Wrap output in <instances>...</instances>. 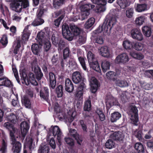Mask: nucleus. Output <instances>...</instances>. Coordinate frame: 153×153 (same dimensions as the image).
<instances>
[{"mask_svg": "<svg viewBox=\"0 0 153 153\" xmlns=\"http://www.w3.org/2000/svg\"><path fill=\"white\" fill-rule=\"evenodd\" d=\"M69 134L73 137L76 140L77 143L81 144V143L82 141V137L79 135L77 132L74 129H70L69 130Z\"/></svg>", "mask_w": 153, "mask_h": 153, "instance_id": "nucleus-12", "label": "nucleus"}, {"mask_svg": "<svg viewBox=\"0 0 153 153\" xmlns=\"http://www.w3.org/2000/svg\"><path fill=\"white\" fill-rule=\"evenodd\" d=\"M63 87L62 85H59L56 88V91L58 97H62L63 94Z\"/></svg>", "mask_w": 153, "mask_h": 153, "instance_id": "nucleus-46", "label": "nucleus"}, {"mask_svg": "<svg viewBox=\"0 0 153 153\" xmlns=\"http://www.w3.org/2000/svg\"><path fill=\"white\" fill-rule=\"evenodd\" d=\"M142 32L143 34L147 37H150L152 34L151 28L149 26H145L143 27Z\"/></svg>", "mask_w": 153, "mask_h": 153, "instance_id": "nucleus-25", "label": "nucleus"}, {"mask_svg": "<svg viewBox=\"0 0 153 153\" xmlns=\"http://www.w3.org/2000/svg\"><path fill=\"white\" fill-rule=\"evenodd\" d=\"M130 114H131V120L132 123L135 126H137V123L138 121V110L135 105H131L130 106Z\"/></svg>", "mask_w": 153, "mask_h": 153, "instance_id": "nucleus-6", "label": "nucleus"}, {"mask_svg": "<svg viewBox=\"0 0 153 153\" xmlns=\"http://www.w3.org/2000/svg\"><path fill=\"white\" fill-rule=\"evenodd\" d=\"M65 0H53V6L54 8H58L63 4Z\"/></svg>", "mask_w": 153, "mask_h": 153, "instance_id": "nucleus-44", "label": "nucleus"}, {"mask_svg": "<svg viewBox=\"0 0 153 153\" xmlns=\"http://www.w3.org/2000/svg\"><path fill=\"white\" fill-rule=\"evenodd\" d=\"M53 135L54 136L57 135V138L58 142L60 143L61 141L62 133L60 129L58 126H54L51 128Z\"/></svg>", "mask_w": 153, "mask_h": 153, "instance_id": "nucleus-18", "label": "nucleus"}, {"mask_svg": "<svg viewBox=\"0 0 153 153\" xmlns=\"http://www.w3.org/2000/svg\"><path fill=\"white\" fill-rule=\"evenodd\" d=\"M48 36H47L45 33L43 32H40L37 35V40L40 45L44 44V48L46 52L48 51L51 47V43L48 40Z\"/></svg>", "mask_w": 153, "mask_h": 153, "instance_id": "nucleus-4", "label": "nucleus"}, {"mask_svg": "<svg viewBox=\"0 0 153 153\" xmlns=\"http://www.w3.org/2000/svg\"><path fill=\"white\" fill-rule=\"evenodd\" d=\"M4 126L10 131V139L12 140V144H14L15 142L14 133L15 132V128L13 125L9 122H6L4 124Z\"/></svg>", "mask_w": 153, "mask_h": 153, "instance_id": "nucleus-8", "label": "nucleus"}, {"mask_svg": "<svg viewBox=\"0 0 153 153\" xmlns=\"http://www.w3.org/2000/svg\"><path fill=\"white\" fill-rule=\"evenodd\" d=\"M15 142L14 144H12V140H11V144L13 146L12 148V151L13 153H20L22 148V145L20 142L19 141H16L15 137Z\"/></svg>", "mask_w": 153, "mask_h": 153, "instance_id": "nucleus-19", "label": "nucleus"}, {"mask_svg": "<svg viewBox=\"0 0 153 153\" xmlns=\"http://www.w3.org/2000/svg\"><path fill=\"white\" fill-rule=\"evenodd\" d=\"M101 55L105 57L111 58L112 57V53L106 46L102 47L100 50Z\"/></svg>", "mask_w": 153, "mask_h": 153, "instance_id": "nucleus-17", "label": "nucleus"}, {"mask_svg": "<svg viewBox=\"0 0 153 153\" xmlns=\"http://www.w3.org/2000/svg\"><path fill=\"white\" fill-rule=\"evenodd\" d=\"M65 90L71 93L74 91V87L71 80L69 78H67L65 80Z\"/></svg>", "mask_w": 153, "mask_h": 153, "instance_id": "nucleus-22", "label": "nucleus"}, {"mask_svg": "<svg viewBox=\"0 0 153 153\" xmlns=\"http://www.w3.org/2000/svg\"><path fill=\"white\" fill-rule=\"evenodd\" d=\"M7 144L4 140L2 141V146L0 150V153H5L7 150Z\"/></svg>", "mask_w": 153, "mask_h": 153, "instance_id": "nucleus-56", "label": "nucleus"}, {"mask_svg": "<svg viewBox=\"0 0 153 153\" xmlns=\"http://www.w3.org/2000/svg\"><path fill=\"white\" fill-rule=\"evenodd\" d=\"M27 145L28 147L30 150H31L33 148V140L31 138H27Z\"/></svg>", "mask_w": 153, "mask_h": 153, "instance_id": "nucleus-58", "label": "nucleus"}, {"mask_svg": "<svg viewBox=\"0 0 153 153\" xmlns=\"http://www.w3.org/2000/svg\"><path fill=\"white\" fill-rule=\"evenodd\" d=\"M115 83L117 86L121 87H126L128 85V83L125 80H117L116 81Z\"/></svg>", "mask_w": 153, "mask_h": 153, "instance_id": "nucleus-36", "label": "nucleus"}, {"mask_svg": "<svg viewBox=\"0 0 153 153\" xmlns=\"http://www.w3.org/2000/svg\"><path fill=\"white\" fill-rule=\"evenodd\" d=\"M65 141L66 143L69 146H72L74 145V140L70 137L65 138Z\"/></svg>", "mask_w": 153, "mask_h": 153, "instance_id": "nucleus-61", "label": "nucleus"}, {"mask_svg": "<svg viewBox=\"0 0 153 153\" xmlns=\"http://www.w3.org/2000/svg\"><path fill=\"white\" fill-rule=\"evenodd\" d=\"M82 76L81 73L78 71L74 72L72 74V80L75 84H78L82 79Z\"/></svg>", "mask_w": 153, "mask_h": 153, "instance_id": "nucleus-14", "label": "nucleus"}, {"mask_svg": "<svg viewBox=\"0 0 153 153\" xmlns=\"http://www.w3.org/2000/svg\"><path fill=\"white\" fill-rule=\"evenodd\" d=\"M30 25L26 26L23 30L22 36V40L24 41H26L29 39L30 34V32L28 30V27Z\"/></svg>", "mask_w": 153, "mask_h": 153, "instance_id": "nucleus-23", "label": "nucleus"}, {"mask_svg": "<svg viewBox=\"0 0 153 153\" xmlns=\"http://www.w3.org/2000/svg\"><path fill=\"white\" fill-rule=\"evenodd\" d=\"M40 96L41 99L47 101L49 97V89L47 87H45L40 90Z\"/></svg>", "mask_w": 153, "mask_h": 153, "instance_id": "nucleus-20", "label": "nucleus"}, {"mask_svg": "<svg viewBox=\"0 0 153 153\" xmlns=\"http://www.w3.org/2000/svg\"><path fill=\"white\" fill-rule=\"evenodd\" d=\"M29 7L28 0H14L11 6L12 10L16 12H20L22 9L28 10Z\"/></svg>", "mask_w": 153, "mask_h": 153, "instance_id": "nucleus-3", "label": "nucleus"}, {"mask_svg": "<svg viewBox=\"0 0 153 153\" xmlns=\"http://www.w3.org/2000/svg\"><path fill=\"white\" fill-rule=\"evenodd\" d=\"M36 77V79L39 81L40 80L43 76L41 69L39 67L34 69Z\"/></svg>", "mask_w": 153, "mask_h": 153, "instance_id": "nucleus-30", "label": "nucleus"}, {"mask_svg": "<svg viewBox=\"0 0 153 153\" xmlns=\"http://www.w3.org/2000/svg\"><path fill=\"white\" fill-rule=\"evenodd\" d=\"M116 75V74L114 71H110L106 74V77L109 79H112L114 78V76Z\"/></svg>", "mask_w": 153, "mask_h": 153, "instance_id": "nucleus-54", "label": "nucleus"}, {"mask_svg": "<svg viewBox=\"0 0 153 153\" xmlns=\"http://www.w3.org/2000/svg\"><path fill=\"white\" fill-rule=\"evenodd\" d=\"M86 41V39L82 36H79V38L77 40L76 43L77 45H81L84 44Z\"/></svg>", "mask_w": 153, "mask_h": 153, "instance_id": "nucleus-55", "label": "nucleus"}, {"mask_svg": "<svg viewBox=\"0 0 153 153\" xmlns=\"http://www.w3.org/2000/svg\"><path fill=\"white\" fill-rule=\"evenodd\" d=\"M131 35L132 38L138 41H141L143 39V36L140 30L135 28L131 31Z\"/></svg>", "mask_w": 153, "mask_h": 153, "instance_id": "nucleus-11", "label": "nucleus"}, {"mask_svg": "<svg viewBox=\"0 0 153 153\" xmlns=\"http://www.w3.org/2000/svg\"><path fill=\"white\" fill-rule=\"evenodd\" d=\"M22 74L20 73V76L21 77V81L22 83L23 84H25L27 85H28L30 84V80L28 79L26 74L25 73H22Z\"/></svg>", "mask_w": 153, "mask_h": 153, "instance_id": "nucleus-27", "label": "nucleus"}, {"mask_svg": "<svg viewBox=\"0 0 153 153\" xmlns=\"http://www.w3.org/2000/svg\"><path fill=\"white\" fill-rule=\"evenodd\" d=\"M135 9L137 11L139 12L144 11L148 10L147 5L145 4H138L137 5Z\"/></svg>", "mask_w": 153, "mask_h": 153, "instance_id": "nucleus-32", "label": "nucleus"}, {"mask_svg": "<svg viewBox=\"0 0 153 153\" xmlns=\"http://www.w3.org/2000/svg\"><path fill=\"white\" fill-rule=\"evenodd\" d=\"M95 19L93 18L89 19L84 25V27L86 28L89 29L94 24Z\"/></svg>", "mask_w": 153, "mask_h": 153, "instance_id": "nucleus-35", "label": "nucleus"}, {"mask_svg": "<svg viewBox=\"0 0 153 153\" xmlns=\"http://www.w3.org/2000/svg\"><path fill=\"white\" fill-rule=\"evenodd\" d=\"M91 91L93 93L96 92L98 86V83L97 79L94 77H92L90 81Z\"/></svg>", "mask_w": 153, "mask_h": 153, "instance_id": "nucleus-15", "label": "nucleus"}, {"mask_svg": "<svg viewBox=\"0 0 153 153\" xmlns=\"http://www.w3.org/2000/svg\"><path fill=\"white\" fill-rule=\"evenodd\" d=\"M110 66V62L106 60L103 61L101 63V67L104 72H106L109 69Z\"/></svg>", "mask_w": 153, "mask_h": 153, "instance_id": "nucleus-28", "label": "nucleus"}, {"mask_svg": "<svg viewBox=\"0 0 153 153\" xmlns=\"http://www.w3.org/2000/svg\"><path fill=\"white\" fill-rule=\"evenodd\" d=\"M145 17L143 16H140L136 19L135 22L137 25H141L144 22Z\"/></svg>", "mask_w": 153, "mask_h": 153, "instance_id": "nucleus-45", "label": "nucleus"}, {"mask_svg": "<svg viewBox=\"0 0 153 153\" xmlns=\"http://www.w3.org/2000/svg\"><path fill=\"white\" fill-rule=\"evenodd\" d=\"M115 143L111 140H108L105 144L106 147L108 149H111L114 147Z\"/></svg>", "mask_w": 153, "mask_h": 153, "instance_id": "nucleus-48", "label": "nucleus"}, {"mask_svg": "<svg viewBox=\"0 0 153 153\" xmlns=\"http://www.w3.org/2000/svg\"><path fill=\"white\" fill-rule=\"evenodd\" d=\"M47 10L43 8V7H40L38 10L37 12V17H41L45 12L47 11Z\"/></svg>", "mask_w": 153, "mask_h": 153, "instance_id": "nucleus-50", "label": "nucleus"}, {"mask_svg": "<svg viewBox=\"0 0 153 153\" xmlns=\"http://www.w3.org/2000/svg\"><path fill=\"white\" fill-rule=\"evenodd\" d=\"M0 43L2 45L5 46L7 44V36L5 35H4L2 36L0 41Z\"/></svg>", "mask_w": 153, "mask_h": 153, "instance_id": "nucleus-53", "label": "nucleus"}, {"mask_svg": "<svg viewBox=\"0 0 153 153\" xmlns=\"http://www.w3.org/2000/svg\"><path fill=\"white\" fill-rule=\"evenodd\" d=\"M123 134L120 131H117L114 133L111 136V138L114 140L122 141L124 138Z\"/></svg>", "mask_w": 153, "mask_h": 153, "instance_id": "nucleus-21", "label": "nucleus"}, {"mask_svg": "<svg viewBox=\"0 0 153 153\" xmlns=\"http://www.w3.org/2000/svg\"><path fill=\"white\" fill-rule=\"evenodd\" d=\"M51 39L53 44L55 46H57L58 42V39L57 37H56L55 34H53L52 35Z\"/></svg>", "mask_w": 153, "mask_h": 153, "instance_id": "nucleus-63", "label": "nucleus"}, {"mask_svg": "<svg viewBox=\"0 0 153 153\" xmlns=\"http://www.w3.org/2000/svg\"><path fill=\"white\" fill-rule=\"evenodd\" d=\"M111 14L107 15L105 19L103 24L102 26H100L95 31L96 34H98L103 32L105 35L108 30L110 31L116 22V18L119 14L120 12L117 10H113V13L111 12Z\"/></svg>", "mask_w": 153, "mask_h": 153, "instance_id": "nucleus-1", "label": "nucleus"}, {"mask_svg": "<svg viewBox=\"0 0 153 153\" xmlns=\"http://www.w3.org/2000/svg\"><path fill=\"white\" fill-rule=\"evenodd\" d=\"M79 122L82 126L83 131L85 133H86L87 132V128L86 123L83 120H80Z\"/></svg>", "mask_w": 153, "mask_h": 153, "instance_id": "nucleus-57", "label": "nucleus"}, {"mask_svg": "<svg viewBox=\"0 0 153 153\" xmlns=\"http://www.w3.org/2000/svg\"><path fill=\"white\" fill-rule=\"evenodd\" d=\"M49 86L50 89H54L55 88L56 84V77L54 74L52 73H49Z\"/></svg>", "mask_w": 153, "mask_h": 153, "instance_id": "nucleus-16", "label": "nucleus"}, {"mask_svg": "<svg viewBox=\"0 0 153 153\" xmlns=\"http://www.w3.org/2000/svg\"><path fill=\"white\" fill-rule=\"evenodd\" d=\"M125 92H121L120 94V98L123 103L127 102L128 97Z\"/></svg>", "mask_w": 153, "mask_h": 153, "instance_id": "nucleus-47", "label": "nucleus"}, {"mask_svg": "<svg viewBox=\"0 0 153 153\" xmlns=\"http://www.w3.org/2000/svg\"><path fill=\"white\" fill-rule=\"evenodd\" d=\"M121 117L120 113L118 112H114L111 114V120L112 122H116L117 120H119Z\"/></svg>", "mask_w": 153, "mask_h": 153, "instance_id": "nucleus-29", "label": "nucleus"}, {"mask_svg": "<svg viewBox=\"0 0 153 153\" xmlns=\"http://www.w3.org/2000/svg\"><path fill=\"white\" fill-rule=\"evenodd\" d=\"M64 17V15L62 14L57 19H55L54 21V25L56 27H59L62 20Z\"/></svg>", "mask_w": 153, "mask_h": 153, "instance_id": "nucleus-52", "label": "nucleus"}, {"mask_svg": "<svg viewBox=\"0 0 153 153\" xmlns=\"http://www.w3.org/2000/svg\"><path fill=\"white\" fill-rule=\"evenodd\" d=\"M49 148L47 145H44L43 146L40 147L38 150V153H49Z\"/></svg>", "mask_w": 153, "mask_h": 153, "instance_id": "nucleus-43", "label": "nucleus"}, {"mask_svg": "<svg viewBox=\"0 0 153 153\" xmlns=\"http://www.w3.org/2000/svg\"><path fill=\"white\" fill-rule=\"evenodd\" d=\"M106 106L107 109H109L111 107L117 105L118 102L116 99L111 95H107L106 97Z\"/></svg>", "mask_w": 153, "mask_h": 153, "instance_id": "nucleus-9", "label": "nucleus"}, {"mask_svg": "<svg viewBox=\"0 0 153 153\" xmlns=\"http://www.w3.org/2000/svg\"><path fill=\"white\" fill-rule=\"evenodd\" d=\"M22 104L24 105L26 108H30L31 103L28 97L26 96H24L22 100Z\"/></svg>", "mask_w": 153, "mask_h": 153, "instance_id": "nucleus-37", "label": "nucleus"}, {"mask_svg": "<svg viewBox=\"0 0 153 153\" xmlns=\"http://www.w3.org/2000/svg\"><path fill=\"white\" fill-rule=\"evenodd\" d=\"M29 126L26 122H23L20 125L22 136L23 140L25 137L29 128Z\"/></svg>", "mask_w": 153, "mask_h": 153, "instance_id": "nucleus-13", "label": "nucleus"}, {"mask_svg": "<svg viewBox=\"0 0 153 153\" xmlns=\"http://www.w3.org/2000/svg\"><path fill=\"white\" fill-rule=\"evenodd\" d=\"M134 13V9L133 8H131L127 10L126 11V16L128 18L131 17Z\"/></svg>", "mask_w": 153, "mask_h": 153, "instance_id": "nucleus-62", "label": "nucleus"}, {"mask_svg": "<svg viewBox=\"0 0 153 153\" xmlns=\"http://www.w3.org/2000/svg\"><path fill=\"white\" fill-rule=\"evenodd\" d=\"M12 70L14 73V76L17 82L20 84V81L18 74V73L16 68L13 67L12 68Z\"/></svg>", "mask_w": 153, "mask_h": 153, "instance_id": "nucleus-60", "label": "nucleus"}, {"mask_svg": "<svg viewBox=\"0 0 153 153\" xmlns=\"http://www.w3.org/2000/svg\"><path fill=\"white\" fill-rule=\"evenodd\" d=\"M87 56L89 64L97 60L94 54L90 51L88 52Z\"/></svg>", "mask_w": 153, "mask_h": 153, "instance_id": "nucleus-42", "label": "nucleus"}, {"mask_svg": "<svg viewBox=\"0 0 153 153\" xmlns=\"http://www.w3.org/2000/svg\"><path fill=\"white\" fill-rule=\"evenodd\" d=\"M92 2L98 5L96 12L100 13L104 11L105 10V5L106 1L105 0H92Z\"/></svg>", "mask_w": 153, "mask_h": 153, "instance_id": "nucleus-7", "label": "nucleus"}, {"mask_svg": "<svg viewBox=\"0 0 153 153\" xmlns=\"http://www.w3.org/2000/svg\"><path fill=\"white\" fill-rule=\"evenodd\" d=\"M95 6L90 3L83 4L80 7V9L82 12L81 19L83 20L87 18L90 14V10L94 8Z\"/></svg>", "mask_w": 153, "mask_h": 153, "instance_id": "nucleus-5", "label": "nucleus"}, {"mask_svg": "<svg viewBox=\"0 0 153 153\" xmlns=\"http://www.w3.org/2000/svg\"><path fill=\"white\" fill-rule=\"evenodd\" d=\"M130 55L133 58L137 59L140 60L144 58V56L140 53H137L134 52H131Z\"/></svg>", "mask_w": 153, "mask_h": 153, "instance_id": "nucleus-40", "label": "nucleus"}, {"mask_svg": "<svg viewBox=\"0 0 153 153\" xmlns=\"http://www.w3.org/2000/svg\"><path fill=\"white\" fill-rule=\"evenodd\" d=\"M8 121H10L13 123H15L17 120V117L13 113H10L7 115L6 117Z\"/></svg>", "mask_w": 153, "mask_h": 153, "instance_id": "nucleus-38", "label": "nucleus"}, {"mask_svg": "<svg viewBox=\"0 0 153 153\" xmlns=\"http://www.w3.org/2000/svg\"><path fill=\"white\" fill-rule=\"evenodd\" d=\"M123 45L124 48L126 49L130 50L133 47L132 42L128 40L124 41Z\"/></svg>", "mask_w": 153, "mask_h": 153, "instance_id": "nucleus-39", "label": "nucleus"}, {"mask_svg": "<svg viewBox=\"0 0 153 153\" xmlns=\"http://www.w3.org/2000/svg\"><path fill=\"white\" fill-rule=\"evenodd\" d=\"M89 65L90 68L98 72H101L100 68L97 60L89 63Z\"/></svg>", "mask_w": 153, "mask_h": 153, "instance_id": "nucleus-26", "label": "nucleus"}, {"mask_svg": "<svg viewBox=\"0 0 153 153\" xmlns=\"http://www.w3.org/2000/svg\"><path fill=\"white\" fill-rule=\"evenodd\" d=\"M82 32L79 28L75 25L71 26L70 28L66 24L62 26V33L64 37L69 41L72 40L74 36L79 35Z\"/></svg>", "mask_w": 153, "mask_h": 153, "instance_id": "nucleus-2", "label": "nucleus"}, {"mask_svg": "<svg viewBox=\"0 0 153 153\" xmlns=\"http://www.w3.org/2000/svg\"><path fill=\"white\" fill-rule=\"evenodd\" d=\"M129 59L128 55L126 53H123L118 56L115 59L116 63L125 64L128 62Z\"/></svg>", "mask_w": 153, "mask_h": 153, "instance_id": "nucleus-10", "label": "nucleus"}, {"mask_svg": "<svg viewBox=\"0 0 153 153\" xmlns=\"http://www.w3.org/2000/svg\"><path fill=\"white\" fill-rule=\"evenodd\" d=\"M31 50L33 53L36 55H39L41 51V48L37 44H34L31 46Z\"/></svg>", "mask_w": 153, "mask_h": 153, "instance_id": "nucleus-24", "label": "nucleus"}, {"mask_svg": "<svg viewBox=\"0 0 153 153\" xmlns=\"http://www.w3.org/2000/svg\"><path fill=\"white\" fill-rule=\"evenodd\" d=\"M90 111H85L82 113L84 118L86 120H90L92 117V114L90 112Z\"/></svg>", "mask_w": 153, "mask_h": 153, "instance_id": "nucleus-51", "label": "nucleus"}, {"mask_svg": "<svg viewBox=\"0 0 153 153\" xmlns=\"http://www.w3.org/2000/svg\"><path fill=\"white\" fill-rule=\"evenodd\" d=\"M117 3L122 9L125 8L128 5L127 0H117Z\"/></svg>", "mask_w": 153, "mask_h": 153, "instance_id": "nucleus-41", "label": "nucleus"}, {"mask_svg": "<svg viewBox=\"0 0 153 153\" xmlns=\"http://www.w3.org/2000/svg\"><path fill=\"white\" fill-rule=\"evenodd\" d=\"M134 148L138 153H143L144 152L143 146L140 143H136L135 145Z\"/></svg>", "mask_w": 153, "mask_h": 153, "instance_id": "nucleus-33", "label": "nucleus"}, {"mask_svg": "<svg viewBox=\"0 0 153 153\" xmlns=\"http://www.w3.org/2000/svg\"><path fill=\"white\" fill-rule=\"evenodd\" d=\"M78 59L83 70L85 71H88V69L86 66L84 58L82 57H79V58H78Z\"/></svg>", "mask_w": 153, "mask_h": 153, "instance_id": "nucleus-49", "label": "nucleus"}, {"mask_svg": "<svg viewBox=\"0 0 153 153\" xmlns=\"http://www.w3.org/2000/svg\"><path fill=\"white\" fill-rule=\"evenodd\" d=\"M91 101L88 99L84 102L83 108L85 111H90L91 109Z\"/></svg>", "mask_w": 153, "mask_h": 153, "instance_id": "nucleus-34", "label": "nucleus"}, {"mask_svg": "<svg viewBox=\"0 0 153 153\" xmlns=\"http://www.w3.org/2000/svg\"><path fill=\"white\" fill-rule=\"evenodd\" d=\"M132 134L135 137L139 140H142V131L136 129L132 131Z\"/></svg>", "mask_w": 153, "mask_h": 153, "instance_id": "nucleus-31", "label": "nucleus"}, {"mask_svg": "<svg viewBox=\"0 0 153 153\" xmlns=\"http://www.w3.org/2000/svg\"><path fill=\"white\" fill-rule=\"evenodd\" d=\"M134 48L137 51H141L143 48V45L140 42H136L134 45Z\"/></svg>", "mask_w": 153, "mask_h": 153, "instance_id": "nucleus-59", "label": "nucleus"}, {"mask_svg": "<svg viewBox=\"0 0 153 153\" xmlns=\"http://www.w3.org/2000/svg\"><path fill=\"white\" fill-rule=\"evenodd\" d=\"M86 88V86L85 84L82 82L81 83L77 88V91H82Z\"/></svg>", "mask_w": 153, "mask_h": 153, "instance_id": "nucleus-64", "label": "nucleus"}]
</instances>
